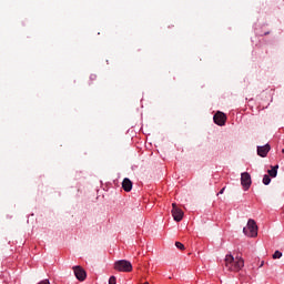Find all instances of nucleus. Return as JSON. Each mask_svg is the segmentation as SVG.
Instances as JSON below:
<instances>
[{"label": "nucleus", "instance_id": "1", "mask_svg": "<svg viewBox=\"0 0 284 284\" xmlns=\"http://www.w3.org/2000/svg\"><path fill=\"white\" fill-rule=\"evenodd\" d=\"M245 266V261H243L241 257L233 255H226L225 256V267L229 270V272H240V270H243Z\"/></svg>", "mask_w": 284, "mask_h": 284}, {"label": "nucleus", "instance_id": "19", "mask_svg": "<svg viewBox=\"0 0 284 284\" xmlns=\"http://www.w3.org/2000/svg\"><path fill=\"white\" fill-rule=\"evenodd\" d=\"M282 153L284 154V149L282 150Z\"/></svg>", "mask_w": 284, "mask_h": 284}, {"label": "nucleus", "instance_id": "10", "mask_svg": "<svg viewBox=\"0 0 284 284\" xmlns=\"http://www.w3.org/2000/svg\"><path fill=\"white\" fill-rule=\"evenodd\" d=\"M276 174H278V165H275L268 170V175L272 176V179H275Z\"/></svg>", "mask_w": 284, "mask_h": 284}, {"label": "nucleus", "instance_id": "9", "mask_svg": "<svg viewBox=\"0 0 284 284\" xmlns=\"http://www.w3.org/2000/svg\"><path fill=\"white\" fill-rule=\"evenodd\" d=\"M122 189L124 192H132V181L125 178L122 182Z\"/></svg>", "mask_w": 284, "mask_h": 284}, {"label": "nucleus", "instance_id": "8", "mask_svg": "<svg viewBox=\"0 0 284 284\" xmlns=\"http://www.w3.org/2000/svg\"><path fill=\"white\" fill-rule=\"evenodd\" d=\"M270 150H272L270 144H265L263 146H257V154H258V156H262V159H265V156H267V154L270 153Z\"/></svg>", "mask_w": 284, "mask_h": 284}, {"label": "nucleus", "instance_id": "18", "mask_svg": "<svg viewBox=\"0 0 284 284\" xmlns=\"http://www.w3.org/2000/svg\"><path fill=\"white\" fill-rule=\"evenodd\" d=\"M261 267H263V262L261 263Z\"/></svg>", "mask_w": 284, "mask_h": 284}, {"label": "nucleus", "instance_id": "11", "mask_svg": "<svg viewBox=\"0 0 284 284\" xmlns=\"http://www.w3.org/2000/svg\"><path fill=\"white\" fill-rule=\"evenodd\" d=\"M263 183L264 185H270V183H272V179L270 178V175H264Z\"/></svg>", "mask_w": 284, "mask_h": 284}, {"label": "nucleus", "instance_id": "17", "mask_svg": "<svg viewBox=\"0 0 284 284\" xmlns=\"http://www.w3.org/2000/svg\"><path fill=\"white\" fill-rule=\"evenodd\" d=\"M261 267H263V262L261 263Z\"/></svg>", "mask_w": 284, "mask_h": 284}, {"label": "nucleus", "instance_id": "4", "mask_svg": "<svg viewBox=\"0 0 284 284\" xmlns=\"http://www.w3.org/2000/svg\"><path fill=\"white\" fill-rule=\"evenodd\" d=\"M241 185L244 187L245 192L250 190L252 186V175H250V173L244 172L241 174Z\"/></svg>", "mask_w": 284, "mask_h": 284}, {"label": "nucleus", "instance_id": "15", "mask_svg": "<svg viewBox=\"0 0 284 284\" xmlns=\"http://www.w3.org/2000/svg\"><path fill=\"white\" fill-rule=\"evenodd\" d=\"M90 81H97V74H91L90 75Z\"/></svg>", "mask_w": 284, "mask_h": 284}, {"label": "nucleus", "instance_id": "3", "mask_svg": "<svg viewBox=\"0 0 284 284\" xmlns=\"http://www.w3.org/2000/svg\"><path fill=\"white\" fill-rule=\"evenodd\" d=\"M114 270L116 272H132V263L126 260H119L114 263Z\"/></svg>", "mask_w": 284, "mask_h": 284}, {"label": "nucleus", "instance_id": "14", "mask_svg": "<svg viewBox=\"0 0 284 284\" xmlns=\"http://www.w3.org/2000/svg\"><path fill=\"white\" fill-rule=\"evenodd\" d=\"M109 284H116V277L115 276H111L109 278Z\"/></svg>", "mask_w": 284, "mask_h": 284}, {"label": "nucleus", "instance_id": "7", "mask_svg": "<svg viewBox=\"0 0 284 284\" xmlns=\"http://www.w3.org/2000/svg\"><path fill=\"white\" fill-rule=\"evenodd\" d=\"M227 120V116H225V113L219 111L214 114L213 121L216 125H225V121Z\"/></svg>", "mask_w": 284, "mask_h": 284}, {"label": "nucleus", "instance_id": "6", "mask_svg": "<svg viewBox=\"0 0 284 284\" xmlns=\"http://www.w3.org/2000/svg\"><path fill=\"white\" fill-rule=\"evenodd\" d=\"M73 272H74V276H75V278H78V281L83 282L88 277L85 270H83V267H81V266H73Z\"/></svg>", "mask_w": 284, "mask_h": 284}, {"label": "nucleus", "instance_id": "5", "mask_svg": "<svg viewBox=\"0 0 284 284\" xmlns=\"http://www.w3.org/2000/svg\"><path fill=\"white\" fill-rule=\"evenodd\" d=\"M172 216L174 219V221H176V223H181V221H183V210L179 209V206H176V203L172 204Z\"/></svg>", "mask_w": 284, "mask_h": 284}, {"label": "nucleus", "instance_id": "16", "mask_svg": "<svg viewBox=\"0 0 284 284\" xmlns=\"http://www.w3.org/2000/svg\"><path fill=\"white\" fill-rule=\"evenodd\" d=\"M225 192V187H223L217 194H223Z\"/></svg>", "mask_w": 284, "mask_h": 284}, {"label": "nucleus", "instance_id": "2", "mask_svg": "<svg viewBox=\"0 0 284 284\" xmlns=\"http://www.w3.org/2000/svg\"><path fill=\"white\" fill-rule=\"evenodd\" d=\"M243 233L251 239L258 236V226L256 225V221L250 219L247 222V227L243 229Z\"/></svg>", "mask_w": 284, "mask_h": 284}, {"label": "nucleus", "instance_id": "13", "mask_svg": "<svg viewBox=\"0 0 284 284\" xmlns=\"http://www.w3.org/2000/svg\"><path fill=\"white\" fill-rule=\"evenodd\" d=\"M175 247H178V250H185V245L181 242H175Z\"/></svg>", "mask_w": 284, "mask_h": 284}, {"label": "nucleus", "instance_id": "12", "mask_svg": "<svg viewBox=\"0 0 284 284\" xmlns=\"http://www.w3.org/2000/svg\"><path fill=\"white\" fill-rule=\"evenodd\" d=\"M283 256V253L281 251H275L273 254V258H281Z\"/></svg>", "mask_w": 284, "mask_h": 284}]
</instances>
